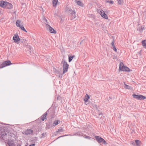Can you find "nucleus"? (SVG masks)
I'll use <instances>...</instances> for the list:
<instances>
[{
	"label": "nucleus",
	"instance_id": "obj_36",
	"mask_svg": "<svg viewBox=\"0 0 146 146\" xmlns=\"http://www.w3.org/2000/svg\"><path fill=\"white\" fill-rule=\"evenodd\" d=\"M51 117L52 118L53 117V116H52Z\"/></svg>",
	"mask_w": 146,
	"mask_h": 146
},
{
	"label": "nucleus",
	"instance_id": "obj_29",
	"mask_svg": "<svg viewBox=\"0 0 146 146\" xmlns=\"http://www.w3.org/2000/svg\"><path fill=\"white\" fill-rule=\"evenodd\" d=\"M68 135H62V136H60L59 137H58V138H57L56 139H56H59L60 138V137H64V136H68Z\"/></svg>",
	"mask_w": 146,
	"mask_h": 146
},
{
	"label": "nucleus",
	"instance_id": "obj_4",
	"mask_svg": "<svg viewBox=\"0 0 146 146\" xmlns=\"http://www.w3.org/2000/svg\"><path fill=\"white\" fill-rule=\"evenodd\" d=\"M95 138L99 143H102L104 144H106V141L102 138L99 136H95Z\"/></svg>",
	"mask_w": 146,
	"mask_h": 146
},
{
	"label": "nucleus",
	"instance_id": "obj_15",
	"mask_svg": "<svg viewBox=\"0 0 146 146\" xmlns=\"http://www.w3.org/2000/svg\"><path fill=\"white\" fill-rule=\"evenodd\" d=\"M22 24L21 23V20H17L16 22V25L17 27L20 28L21 26H23V25H21Z\"/></svg>",
	"mask_w": 146,
	"mask_h": 146
},
{
	"label": "nucleus",
	"instance_id": "obj_25",
	"mask_svg": "<svg viewBox=\"0 0 146 146\" xmlns=\"http://www.w3.org/2000/svg\"><path fill=\"white\" fill-rule=\"evenodd\" d=\"M58 121L55 120L54 121L53 123V125L54 126H56L58 124Z\"/></svg>",
	"mask_w": 146,
	"mask_h": 146
},
{
	"label": "nucleus",
	"instance_id": "obj_32",
	"mask_svg": "<svg viewBox=\"0 0 146 146\" xmlns=\"http://www.w3.org/2000/svg\"><path fill=\"white\" fill-rule=\"evenodd\" d=\"M111 44L112 47L115 46L114 44L113 41H112V42H111Z\"/></svg>",
	"mask_w": 146,
	"mask_h": 146
},
{
	"label": "nucleus",
	"instance_id": "obj_7",
	"mask_svg": "<svg viewBox=\"0 0 146 146\" xmlns=\"http://www.w3.org/2000/svg\"><path fill=\"white\" fill-rule=\"evenodd\" d=\"M46 27L47 30L52 33L56 34V31L50 25L46 23Z\"/></svg>",
	"mask_w": 146,
	"mask_h": 146
},
{
	"label": "nucleus",
	"instance_id": "obj_24",
	"mask_svg": "<svg viewBox=\"0 0 146 146\" xmlns=\"http://www.w3.org/2000/svg\"><path fill=\"white\" fill-rule=\"evenodd\" d=\"M118 3L119 5H121L123 3V0H117Z\"/></svg>",
	"mask_w": 146,
	"mask_h": 146
},
{
	"label": "nucleus",
	"instance_id": "obj_5",
	"mask_svg": "<svg viewBox=\"0 0 146 146\" xmlns=\"http://www.w3.org/2000/svg\"><path fill=\"white\" fill-rule=\"evenodd\" d=\"M68 66L69 65L67 62L64 61L63 64V74H64L67 71Z\"/></svg>",
	"mask_w": 146,
	"mask_h": 146
},
{
	"label": "nucleus",
	"instance_id": "obj_14",
	"mask_svg": "<svg viewBox=\"0 0 146 146\" xmlns=\"http://www.w3.org/2000/svg\"><path fill=\"white\" fill-rule=\"evenodd\" d=\"M58 3V0H52V4L53 6L56 7Z\"/></svg>",
	"mask_w": 146,
	"mask_h": 146
},
{
	"label": "nucleus",
	"instance_id": "obj_31",
	"mask_svg": "<svg viewBox=\"0 0 146 146\" xmlns=\"http://www.w3.org/2000/svg\"><path fill=\"white\" fill-rule=\"evenodd\" d=\"M113 49L116 52L117 51V49L116 48L115 46L113 47Z\"/></svg>",
	"mask_w": 146,
	"mask_h": 146
},
{
	"label": "nucleus",
	"instance_id": "obj_18",
	"mask_svg": "<svg viewBox=\"0 0 146 146\" xmlns=\"http://www.w3.org/2000/svg\"><path fill=\"white\" fill-rule=\"evenodd\" d=\"M90 98V96L88 94H86L85 98H84V100L86 102L88 101V100Z\"/></svg>",
	"mask_w": 146,
	"mask_h": 146
},
{
	"label": "nucleus",
	"instance_id": "obj_23",
	"mask_svg": "<svg viewBox=\"0 0 146 146\" xmlns=\"http://www.w3.org/2000/svg\"><path fill=\"white\" fill-rule=\"evenodd\" d=\"M42 21L43 22H44L46 24V23L48 25L49 23V22H48L46 19H42Z\"/></svg>",
	"mask_w": 146,
	"mask_h": 146
},
{
	"label": "nucleus",
	"instance_id": "obj_10",
	"mask_svg": "<svg viewBox=\"0 0 146 146\" xmlns=\"http://www.w3.org/2000/svg\"><path fill=\"white\" fill-rule=\"evenodd\" d=\"M99 13L101 15V16L104 18H107V16L105 13L104 11L100 9L98 11Z\"/></svg>",
	"mask_w": 146,
	"mask_h": 146
},
{
	"label": "nucleus",
	"instance_id": "obj_6",
	"mask_svg": "<svg viewBox=\"0 0 146 146\" xmlns=\"http://www.w3.org/2000/svg\"><path fill=\"white\" fill-rule=\"evenodd\" d=\"M10 60L5 61L3 62L1 64V68H2L5 66H9L12 64Z\"/></svg>",
	"mask_w": 146,
	"mask_h": 146
},
{
	"label": "nucleus",
	"instance_id": "obj_37",
	"mask_svg": "<svg viewBox=\"0 0 146 146\" xmlns=\"http://www.w3.org/2000/svg\"><path fill=\"white\" fill-rule=\"evenodd\" d=\"M25 146H27V145H25Z\"/></svg>",
	"mask_w": 146,
	"mask_h": 146
},
{
	"label": "nucleus",
	"instance_id": "obj_2",
	"mask_svg": "<svg viewBox=\"0 0 146 146\" xmlns=\"http://www.w3.org/2000/svg\"><path fill=\"white\" fill-rule=\"evenodd\" d=\"M119 69L120 70L122 71L129 72L130 71L129 68L125 66L122 62H120V63Z\"/></svg>",
	"mask_w": 146,
	"mask_h": 146
},
{
	"label": "nucleus",
	"instance_id": "obj_34",
	"mask_svg": "<svg viewBox=\"0 0 146 146\" xmlns=\"http://www.w3.org/2000/svg\"><path fill=\"white\" fill-rule=\"evenodd\" d=\"M17 146H21V145H17Z\"/></svg>",
	"mask_w": 146,
	"mask_h": 146
},
{
	"label": "nucleus",
	"instance_id": "obj_16",
	"mask_svg": "<svg viewBox=\"0 0 146 146\" xmlns=\"http://www.w3.org/2000/svg\"><path fill=\"white\" fill-rule=\"evenodd\" d=\"M144 29H145L144 27L141 26L137 28V30L141 33H142Z\"/></svg>",
	"mask_w": 146,
	"mask_h": 146
},
{
	"label": "nucleus",
	"instance_id": "obj_8",
	"mask_svg": "<svg viewBox=\"0 0 146 146\" xmlns=\"http://www.w3.org/2000/svg\"><path fill=\"white\" fill-rule=\"evenodd\" d=\"M33 132V131L30 129H27L25 131H23L22 133L25 135H30Z\"/></svg>",
	"mask_w": 146,
	"mask_h": 146
},
{
	"label": "nucleus",
	"instance_id": "obj_17",
	"mask_svg": "<svg viewBox=\"0 0 146 146\" xmlns=\"http://www.w3.org/2000/svg\"><path fill=\"white\" fill-rule=\"evenodd\" d=\"M13 7L12 5L10 3L7 2V5H6V8L7 9H11Z\"/></svg>",
	"mask_w": 146,
	"mask_h": 146
},
{
	"label": "nucleus",
	"instance_id": "obj_9",
	"mask_svg": "<svg viewBox=\"0 0 146 146\" xmlns=\"http://www.w3.org/2000/svg\"><path fill=\"white\" fill-rule=\"evenodd\" d=\"M13 38L14 40V42L16 43H17V42L20 40V38H19L18 35L17 34H15L14 35Z\"/></svg>",
	"mask_w": 146,
	"mask_h": 146
},
{
	"label": "nucleus",
	"instance_id": "obj_21",
	"mask_svg": "<svg viewBox=\"0 0 146 146\" xmlns=\"http://www.w3.org/2000/svg\"><path fill=\"white\" fill-rule=\"evenodd\" d=\"M64 131L63 129L61 127L58 129L56 131V132L57 133L63 132Z\"/></svg>",
	"mask_w": 146,
	"mask_h": 146
},
{
	"label": "nucleus",
	"instance_id": "obj_12",
	"mask_svg": "<svg viewBox=\"0 0 146 146\" xmlns=\"http://www.w3.org/2000/svg\"><path fill=\"white\" fill-rule=\"evenodd\" d=\"M76 2L77 3V4L78 6H80L82 7H84V5L83 2L80 1H76Z\"/></svg>",
	"mask_w": 146,
	"mask_h": 146
},
{
	"label": "nucleus",
	"instance_id": "obj_19",
	"mask_svg": "<svg viewBox=\"0 0 146 146\" xmlns=\"http://www.w3.org/2000/svg\"><path fill=\"white\" fill-rule=\"evenodd\" d=\"M141 43L143 47L146 48V40H143L142 41Z\"/></svg>",
	"mask_w": 146,
	"mask_h": 146
},
{
	"label": "nucleus",
	"instance_id": "obj_26",
	"mask_svg": "<svg viewBox=\"0 0 146 146\" xmlns=\"http://www.w3.org/2000/svg\"><path fill=\"white\" fill-rule=\"evenodd\" d=\"M106 3H109L110 4H112L113 3V1H108V0H106Z\"/></svg>",
	"mask_w": 146,
	"mask_h": 146
},
{
	"label": "nucleus",
	"instance_id": "obj_3",
	"mask_svg": "<svg viewBox=\"0 0 146 146\" xmlns=\"http://www.w3.org/2000/svg\"><path fill=\"white\" fill-rule=\"evenodd\" d=\"M132 96L134 98L140 100H143L146 98V97L145 96L141 95H136L135 94H133Z\"/></svg>",
	"mask_w": 146,
	"mask_h": 146
},
{
	"label": "nucleus",
	"instance_id": "obj_20",
	"mask_svg": "<svg viewBox=\"0 0 146 146\" xmlns=\"http://www.w3.org/2000/svg\"><path fill=\"white\" fill-rule=\"evenodd\" d=\"M124 85H125L124 88L126 89H130L131 87L126 84L125 83H124Z\"/></svg>",
	"mask_w": 146,
	"mask_h": 146
},
{
	"label": "nucleus",
	"instance_id": "obj_33",
	"mask_svg": "<svg viewBox=\"0 0 146 146\" xmlns=\"http://www.w3.org/2000/svg\"><path fill=\"white\" fill-rule=\"evenodd\" d=\"M35 144H33L31 145H30L29 146H35Z\"/></svg>",
	"mask_w": 146,
	"mask_h": 146
},
{
	"label": "nucleus",
	"instance_id": "obj_27",
	"mask_svg": "<svg viewBox=\"0 0 146 146\" xmlns=\"http://www.w3.org/2000/svg\"><path fill=\"white\" fill-rule=\"evenodd\" d=\"M74 56H69L68 57V61L69 62H70L72 60Z\"/></svg>",
	"mask_w": 146,
	"mask_h": 146
},
{
	"label": "nucleus",
	"instance_id": "obj_28",
	"mask_svg": "<svg viewBox=\"0 0 146 146\" xmlns=\"http://www.w3.org/2000/svg\"><path fill=\"white\" fill-rule=\"evenodd\" d=\"M22 30L24 31L27 32V31L26 30V29H25L23 26H21L20 28Z\"/></svg>",
	"mask_w": 146,
	"mask_h": 146
},
{
	"label": "nucleus",
	"instance_id": "obj_35",
	"mask_svg": "<svg viewBox=\"0 0 146 146\" xmlns=\"http://www.w3.org/2000/svg\"><path fill=\"white\" fill-rule=\"evenodd\" d=\"M109 98H110V99H111V97H109Z\"/></svg>",
	"mask_w": 146,
	"mask_h": 146
},
{
	"label": "nucleus",
	"instance_id": "obj_1",
	"mask_svg": "<svg viewBox=\"0 0 146 146\" xmlns=\"http://www.w3.org/2000/svg\"><path fill=\"white\" fill-rule=\"evenodd\" d=\"M66 11L68 13H69L72 18H75L76 17L75 12L74 11L72 10L70 7H67L65 9Z\"/></svg>",
	"mask_w": 146,
	"mask_h": 146
},
{
	"label": "nucleus",
	"instance_id": "obj_30",
	"mask_svg": "<svg viewBox=\"0 0 146 146\" xmlns=\"http://www.w3.org/2000/svg\"><path fill=\"white\" fill-rule=\"evenodd\" d=\"M84 138H86V139H92V138L89 137V136H86Z\"/></svg>",
	"mask_w": 146,
	"mask_h": 146
},
{
	"label": "nucleus",
	"instance_id": "obj_22",
	"mask_svg": "<svg viewBox=\"0 0 146 146\" xmlns=\"http://www.w3.org/2000/svg\"><path fill=\"white\" fill-rule=\"evenodd\" d=\"M135 143L137 146H140V141L136 139L135 140Z\"/></svg>",
	"mask_w": 146,
	"mask_h": 146
},
{
	"label": "nucleus",
	"instance_id": "obj_11",
	"mask_svg": "<svg viewBox=\"0 0 146 146\" xmlns=\"http://www.w3.org/2000/svg\"><path fill=\"white\" fill-rule=\"evenodd\" d=\"M7 3V2H5L3 1H0V6L3 8H6Z\"/></svg>",
	"mask_w": 146,
	"mask_h": 146
},
{
	"label": "nucleus",
	"instance_id": "obj_13",
	"mask_svg": "<svg viewBox=\"0 0 146 146\" xmlns=\"http://www.w3.org/2000/svg\"><path fill=\"white\" fill-rule=\"evenodd\" d=\"M49 110H48L47 112L45 113L41 117V119L42 121H44V120L46 118V116L47 115L48 113L47 112Z\"/></svg>",
	"mask_w": 146,
	"mask_h": 146
}]
</instances>
